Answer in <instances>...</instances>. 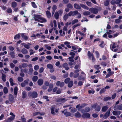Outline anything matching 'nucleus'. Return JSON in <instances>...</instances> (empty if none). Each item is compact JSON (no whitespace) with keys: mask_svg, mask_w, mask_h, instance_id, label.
Instances as JSON below:
<instances>
[{"mask_svg":"<svg viewBox=\"0 0 122 122\" xmlns=\"http://www.w3.org/2000/svg\"><path fill=\"white\" fill-rule=\"evenodd\" d=\"M62 67L64 68L66 70H69V68L68 67V65L66 63H64L62 65Z\"/></svg>","mask_w":122,"mask_h":122,"instance_id":"4468645a","label":"nucleus"},{"mask_svg":"<svg viewBox=\"0 0 122 122\" xmlns=\"http://www.w3.org/2000/svg\"><path fill=\"white\" fill-rule=\"evenodd\" d=\"M32 4V6L34 8H37V6L36 5L35 3L34 2H32L31 3Z\"/></svg>","mask_w":122,"mask_h":122,"instance_id":"09e8293b","label":"nucleus"},{"mask_svg":"<svg viewBox=\"0 0 122 122\" xmlns=\"http://www.w3.org/2000/svg\"><path fill=\"white\" fill-rule=\"evenodd\" d=\"M47 67L50 69V71L51 73L53 72L54 70L53 68V65L51 64H48L47 65Z\"/></svg>","mask_w":122,"mask_h":122,"instance_id":"20e7f679","label":"nucleus"},{"mask_svg":"<svg viewBox=\"0 0 122 122\" xmlns=\"http://www.w3.org/2000/svg\"><path fill=\"white\" fill-rule=\"evenodd\" d=\"M34 17L32 19H38L40 20H42V21L43 22H45L46 21V19H43L41 17V15H40L36 14H34Z\"/></svg>","mask_w":122,"mask_h":122,"instance_id":"f03ea898","label":"nucleus"},{"mask_svg":"<svg viewBox=\"0 0 122 122\" xmlns=\"http://www.w3.org/2000/svg\"><path fill=\"white\" fill-rule=\"evenodd\" d=\"M69 2L68 0H63L62 1V2L63 3L66 4L68 3Z\"/></svg>","mask_w":122,"mask_h":122,"instance_id":"680f3d73","label":"nucleus"},{"mask_svg":"<svg viewBox=\"0 0 122 122\" xmlns=\"http://www.w3.org/2000/svg\"><path fill=\"white\" fill-rule=\"evenodd\" d=\"M24 46L25 48L27 49H29L30 48V46L29 45L27 44L25 45Z\"/></svg>","mask_w":122,"mask_h":122,"instance_id":"e2e57ef3","label":"nucleus"},{"mask_svg":"<svg viewBox=\"0 0 122 122\" xmlns=\"http://www.w3.org/2000/svg\"><path fill=\"white\" fill-rule=\"evenodd\" d=\"M111 110V108H109L107 111L105 113L103 118L104 119H106L109 116L110 111Z\"/></svg>","mask_w":122,"mask_h":122,"instance_id":"423d86ee","label":"nucleus"},{"mask_svg":"<svg viewBox=\"0 0 122 122\" xmlns=\"http://www.w3.org/2000/svg\"><path fill=\"white\" fill-rule=\"evenodd\" d=\"M28 95L29 97L35 98L37 97L38 94L35 91L33 92H29L28 93Z\"/></svg>","mask_w":122,"mask_h":122,"instance_id":"f257e3e1","label":"nucleus"},{"mask_svg":"<svg viewBox=\"0 0 122 122\" xmlns=\"http://www.w3.org/2000/svg\"><path fill=\"white\" fill-rule=\"evenodd\" d=\"M55 108V107L54 106L52 107H51V113L52 114H53L54 115H55L56 114L55 113L54 110Z\"/></svg>","mask_w":122,"mask_h":122,"instance_id":"2f4dec72","label":"nucleus"},{"mask_svg":"<svg viewBox=\"0 0 122 122\" xmlns=\"http://www.w3.org/2000/svg\"><path fill=\"white\" fill-rule=\"evenodd\" d=\"M74 7L76 9H81L80 5H79L76 3H75L74 4Z\"/></svg>","mask_w":122,"mask_h":122,"instance_id":"f8f14e48","label":"nucleus"},{"mask_svg":"<svg viewBox=\"0 0 122 122\" xmlns=\"http://www.w3.org/2000/svg\"><path fill=\"white\" fill-rule=\"evenodd\" d=\"M114 110H116L117 109L119 110L122 109V104L119 105H117V106H115L114 107Z\"/></svg>","mask_w":122,"mask_h":122,"instance_id":"9b49d317","label":"nucleus"},{"mask_svg":"<svg viewBox=\"0 0 122 122\" xmlns=\"http://www.w3.org/2000/svg\"><path fill=\"white\" fill-rule=\"evenodd\" d=\"M24 116H22L21 117V119L22 120V122H26V120L25 118L24 117Z\"/></svg>","mask_w":122,"mask_h":122,"instance_id":"6e6d98bb","label":"nucleus"},{"mask_svg":"<svg viewBox=\"0 0 122 122\" xmlns=\"http://www.w3.org/2000/svg\"><path fill=\"white\" fill-rule=\"evenodd\" d=\"M109 0H106L104 3V5L105 6H108L109 4Z\"/></svg>","mask_w":122,"mask_h":122,"instance_id":"b1692460","label":"nucleus"},{"mask_svg":"<svg viewBox=\"0 0 122 122\" xmlns=\"http://www.w3.org/2000/svg\"><path fill=\"white\" fill-rule=\"evenodd\" d=\"M86 76H84L82 75H81L79 76L78 77V79L79 81L82 80L84 81Z\"/></svg>","mask_w":122,"mask_h":122,"instance_id":"ddd939ff","label":"nucleus"},{"mask_svg":"<svg viewBox=\"0 0 122 122\" xmlns=\"http://www.w3.org/2000/svg\"><path fill=\"white\" fill-rule=\"evenodd\" d=\"M111 4L112 5H114L116 4V2L115 0H112L110 2Z\"/></svg>","mask_w":122,"mask_h":122,"instance_id":"3c124183","label":"nucleus"},{"mask_svg":"<svg viewBox=\"0 0 122 122\" xmlns=\"http://www.w3.org/2000/svg\"><path fill=\"white\" fill-rule=\"evenodd\" d=\"M64 83L63 82H61L60 81H58L56 82V85L57 86L63 87L64 86Z\"/></svg>","mask_w":122,"mask_h":122,"instance_id":"6e6552de","label":"nucleus"},{"mask_svg":"<svg viewBox=\"0 0 122 122\" xmlns=\"http://www.w3.org/2000/svg\"><path fill=\"white\" fill-rule=\"evenodd\" d=\"M99 65H95L94 66V67L96 68L97 70H99L101 68V67L99 66Z\"/></svg>","mask_w":122,"mask_h":122,"instance_id":"603ef678","label":"nucleus"},{"mask_svg":"<svg viewBox=\"0 0 122 122\" xmlns=\"http://www.w3.org/2000/svg\"><path fill=\"white\" fill-rule=\"evenodd\" d=\"M54 17L57 20L59 17V14L58 12H56L54 14Z\"/></svg>","mask_w":122,"mask_h":122,"instance_id":"bb28decb","label":"nucleus"},{"mask_svg":"<svg viewBox=\"0 0 122 122\" xmlns=\"http://www.w3.org/2000/svg\"><path fill=\"white\" fill-rule=\"evenodd\" d=\"M70 80V79L69 78H67L64 81V82L65 83H68Z\"/></svg>","mask_w":122,"mask_h":122,"instance_id":"37998d69","label":"nucleus"},{"mask_svg":"<svg viewBox=\"0 0 122 122\" xmlns=\"http://www.w3.org/2000/svg\"><path fill=\"white\" fill-rule=\"evenodd\" d=\"M82 117L84 118H88L90 117V115L88 113H83L82 115Z\"/></svg>","mask_w":122,"mask_h":122,"instance_id":"0eeeda50","label":"nucleus"},{"mask_svg":"<svg viewBox=\"0 0 122 122\" xmlns=\"http://www.w3.org/2000/svg\"><path fill=\"white\" fill-rule=\"evenodd\" d=\"M111 99V97H104L103 100L104 101H106L108 100H110Z\"/></svg>","mask_w":122,"mask_h":122,"instance_id":"ea45409f","label":"nucleus"},{"mask_svg":"<svg viewBox=\"0 0 122 122\" xmlns=\"http://www.w3.org/2000/svg\"><path fill=\"white\" fill-rule=\"evenodd\" d=\"M17 79L18 81L20 82H22L23 80V78L22 77H18Z\"/></svg>","mask_w":122,"mask_h":122,"instance_id":"de8ad7c7","label":"nucleus"},{"mask_svg":"<svg viewBox=\"0 0 122 122\" xmlns=\"http://www.w3.org/2000/svg\"><path fill=\"white\" fill-rule=\"evenodd\" d=\"M17 5L16 3L15 2H12L11 4V6L12 7L15 8L16 7Z\"/></svg>","mask_w":122,"mask_h":122,"instance_id":"e433bc0d","label":"nucleus"},{"mask_svg":"<svg viewBox=\"0 0 122 122\" xmlns=\"http://www.w3.org/2000/svg\"><path fill=\"white\" fill-rule=\"evenodd\" d=\"M97 103L93 105L92 107L93 108H95V110L97 112H99L101 109V107L99 105H97Z\"/></svg>","mask_w":122,"mask_h":122,"instance_id":"39448f33","label":"nucleus"},{"mask_svg":"<svg viewBox=\"0 0 122 122\" xmlns=\"http://www.w3.org/2000/svg\"><path fill=\"white\" fill-rule=\"evenodd\" d=\"M6 76L4 74L2 73V79L3 81L5 82L6 80Z\"/></svg>","mask_w":122,"mask_h":122,"instance_id":"7c9ffc66","label":"nucleus"},{"mask_svg":"<svg viewBox=\"0 0 122 122\" xmlns=\"http://www.w3.org/2000/svg\"><path fill=\"white\" fill-rule=\"evenodd\" d=\"M120 20L119 19H116L115 20V22L116 23H118L120 22Z\"/></svg>","mask_w":122,"mask_h":122,"instance_id":"69168bd1","label":"nucleus"},{"mask_svg":"<svg viewBox=\"0 0 122 122\" xmlns=\"http://www.w3.org/2000/svg\"><path fill=\"white\" fill-rule=\"evenodd\" d=\"M22 66L23 68H25L28 65L27 64L23 63L22 64Z\"/></svg>","mask_w":122,"mask_h":122,"instance_id":"13d9d810","label":"nucleus"},{"mask_svg":"<svg viewBox=\"0 0 122 122\" xmlns=\"http://www.w3.org/2000/svg\"><path fill=\"white\" fill-rule=\"evenodd\" d=\"M80 5L82 8L86 9L87 10H88L89 8L86 5H85L83 4H81Z\"/></svg>","mask_w":122,"mask_h":122,"instance_id":"58836bf2","label":"nucleus"},{"mask_svg":"<svg viewBox=\"0 0 122 122\" xmlns=\"http://www.w3.org/2000/svg\"><path fill=\"white\" fill-rule=\"evenodd\" d=\"M39 68V66L38 65H35L34 67V69L36 71Z\"/></svg>","mask_w":122,"mask_h":122,"instance_id":"5fc2aeb1","label":"nucleus"},{"mask_svg":"<svg viewBox=\"0 0 122 122\" xmlns=\"http://www.w3.org/2000/svg\"><path fill=\"white\" fill-rule=\"evenodd\" d=\"M18 88L17 86L15 87L14 89V94L15 95V96L16 97V96L18 91Z\"/></svg>","mask_w":122,"mask_h":122,"instance_id":"aec40b11","label":"nucleus"},{"mask_svg":"<svg viewBox=\"0 0 122 122\" xmlns=\"http://www.w3.org/2000/svg\"><path fill=\"white\" fill-rule=\"evenodd\" d=\"M66 6L67 8H68L69 9L70 8L72 9L73 8V6L72 4L70 3L66 5Z\"/></svg>","mask_w":122,"mask_h":122,"instance_id":"4c0bfd02","label":"nucleus"},{"mask_svg":"<svg viewBox=\"0 0 122 122\" xmlns=\"http://www.w3.org/2000/svg\"><path fill=\"white\" fill-rule=\"evenodd\" d=\"M89 10L92 13L97 14L98 12V10L97 9L93 8H90Z\"/></svg>","mask_w":122,"mask_h":122,"instance_id":"7ed1b4c3","label":"nucleus"},{"mask_svg":"<svg viewBox=\"0 0 122 122\" xmlns=\"http://www.w3.org/2000/svg\"><path fill=\"white\" fill-rule=\"evenodd\" d=\"M22 98L24 99L27 97L26 92L25 91H23L22 93Z\"/></svg>","mask_w":122,"mask_h":122,"instance_id":"a878e982","label":"nucleus"},{"mask_svg":"<svg viewBox=\"0 0 122 122\" xmlns=\"http://www.w3.org/2000/svg\"><path fill=\"white\" fill-rule=\"evenodd\" d=\"M70 15L71 16H74L76 15L78 13V11L77 10H76L74 11H71L69 13Z\"/></svg>","mask_w":122,"mask_h":122,"instance_id":"1a4fd4ad","label":"nucleus"},{"mask_svg":"<svg viewBox=\"0 0 122 122\" xmlns=\"http://www.w3.org/2000/svg\"><path fill=\"white\" fill-rule=\"evenodd\" d=\"M67 100V99H65V98L62 99H56L57 102H61L62 103H64Z\"/></svg>","mask_w":122,"mask_h":122,"instance_id":"9d476101","label":"nucleus"},{"mask_svg":"<svg viewBox=\"0 0 122 122\" xmlns=\"http://www.w3.org/2000/svg\"><path fill=\"white\" fill-rule=\"evenodd\" d=\"M121 113V112L120 111H113L112 112V114L114 115H119Z\"/></svg>","mask_w":122,"mask_h":122,"instance_id":"dca6fc26","label":"nucleus"},{"mask_svg":"<svg viewBox=\"0 0 122 122\" xmlns=\"http://www.w3.org/2000/svg\"><path fill=\"white\" fill-rule=\"evenodd\" d=\"M38 79V77L37 76H35L33 77L32 78V80L33 81L36 82Z\"/></svg>","mask_w":122,"mask_h":122,"instance_id":"c9c22d12","label":"nucleus"},{"mask_svg":"<svg viewBox=\"0 0 122 122\" xmlns=\"http://www.w3.org/2000/svg\"><path fill=\"white\" fill-rule=\"evenodd\" d=\"M15 117V115H13V117H10L7 119L6 122H10L14 119Z\"/></svg>","mask_w":122,"mask_h":122,"instance_id":"6ab92c4d","label":"nucleus"},{"mask_svg":"<svg viewBox=\"0 0 122 122\" xmlns=\"http://www.w3.org/2000/svg\"><path fill=\"white\" fill-rule=\"evenodd\" d=\"M83 84V82L81 81H79L78 83V86H81Z\"/></svg>","mask_w":122,"mask_h":122,"instance_id":"bf43d9fd","label":"nucleus"},{"mask_svg":"<svg viewBox=\"0 0 122 122\" xmlns=\"http://www.w3.org/2000/svg\"><path fill=\"white\" fill-rule=\"evenodd\" d=\"M74 116L76 118H79L81 116V114L78 112H77L75 114Z\"/></svg>","mask_w":122,"mask_h":122,"instance_id":"412c9836","label":"nucleus"},{"mask_svg":"<svg viewBox=\"0 0 122 122\" xmlns=\"http://www.w3.org/2000/svg\"><path fill=\"white\" fill-rule=\"evenodd\" d=\"M44 70V68L42 67L40 68L39 69V71L40 73H41L43 72Z\"/></svg>","mask_w":122,"mask_h":122,"instance_id":"0e129e2a","label":"nucleus"},{"mask_svg":"<svg viewBox=\"0 0 122 122\" xmlns=\"http://www.w3.org/2000/svg\"><path fill=\"white\" fill-rule=\"evenodd\" d=\"M21 52L23 54H26L28 53L27 50L25 48H23L21 50Z\"/></svg>","mask_w":122,"mask_h":122,"instance_id":"4be33fe9","label":"nucleus"},{"mask_svg":"<svg viewBox=\"0 0 122 122\" xmlns=\"http://www.w3.org/2000/svg\"><path fill=\"white\" fill-rule=\"evenodd\" d=\"M46 15L47 17L49 18H50L51 15V14L50 12L48 10L46 11Z\"/></svg>","mask_w":122,"mask_h":122,"instance_id":"c85d7f7f","label":"nucleus"},{"mask_svg":"<svg viewBox=\"0 0 122 122\" xmlns=\"http://www.w3.org/2000/svg\"><path fill=\"white\" fill-rule=\"evenodd\" d=\"M74 58V56H71L70 57L68 58V59H69V61H71L72 62H74V60L73 59Z\"/></svg>","mask_w":122,"mask_h":122,"instance_id":"473e14b6","label":"nucleus"},{"mask_svg":"<svg viewBox=\"0 0 122 122\" xmlns=\"http://www.w3.org/2000/svg\"><path fill=\"white\" fill-rule=\"evenodd\" d=\"M9 81L11 86H13L15 84L13 83V80L12 78H10L9 79Z\"/></svg>","mask_w":122,"mask_h":122,"instance_id":"f704fd0d","label":"nucleus"},{"mask_svg":"<svg viewBox=\"0 0 122 122\" xmlns=\"http://www.w3.org/2000/svg\"><path fill=\"white\" fill-rule=\"evenodd\" d=\"M64 114L65 115L66 117L71 116V113L70 112H67L66 111L65 112V113H64Z\"/></svg>","mask_w":122,"mask_h":122,"instance_id":"c756f323","label":"nucleus"},{"mask_svg":"<svg viewBox=\"0 0 122 122\" xmlns=\"http://www.w3.org/2000/svg\"><path fill=\"white\" fill-rule=\"evenodd\" d=\"M114 80L113 79H109L106 80V81L109 82H113Z\"/></svg>","mask_w":122,"mask_h":122,"instance_id":"49530a36","label":"nucleus"},{"mask_svg":"<svg viewBox=\"0 0 122 122\" xmlns=\"http://www.w3.org/2000/svg\"><path fill=\"white\" fill-rule=\"evenodd\" d=\"M108 107L106 106L103 107L102 109V111L103 112H105L108 109Z\"/></svg>","mask_w":122,"mask_h":122,"instance_id":"cd10ccee","label":"nucleus"},{"mask_svg":"<svg viewBox=\"0 0 122 122\" xmlns=\"http://www.w3.org/2000/svg\"><path fill=\"white\" fill-rule=\"evenodd\" d=\"M92 117L94 118H96L98 116V115L97 114L94 113L92 114Z\"/></svg>","mask_w":122,"mask_h":122,"instance_id":"774afa93","label":"nucleus"},{"mask_svg":"<svg viewBox=\"0 0 122 122\" xmlns=\"http://www.w3.org/2000/svg\"><path fill=\"white\" fill-rule=\"evenodd\" d=\"M73 83L72 81H70L68 85V86L69 87H71L73 85Z\"/></svg>","mask_w":122,"mask_h":122,"instance_id":"5701e85b","label":"nucleus"},{"mask_svg":"<svg viewBox=\"0 0 122 122\" xmlns=\"http://www.w3.org/2000/svg\"><path fill=\"white\" fill-rule=\"evenodd\" d=\"M79 74L78 73H75V74L74 76V78H76L79 76Z\"/></svg>","mask_w":122,"mask_h":122,"instance_id":"4d7b16f0","label":"nucleus"},{"mask_svg":"<svg viewBox=\"0 0 122 122\" xmlns=\"http://www.w3.org/2000/svg\"><path fill=\"white\" fill-rule=\"evenodd\" d=\"M53 86V85L52 83L50 84L49 86V88L52 89V88Z\"/></svg>","mask_w":122,"mask_h":122,"instance_id":"338daca9","label":"nucleus"},{"mask_svg":"<svg viewBox=\"0 0 122 122\" xmlns=\"http://www.w3.org/2000/svg\"><path fill=\"white\" fill-rule=\"evenodd\" d=\"M106 90H105V89L104 88L102 89L100 92V94H101L102 93L106 91Z\"/></svg>","mask_w":122,"mask_h":122,"instance_id":"864d4df0","label":"nucleus"},{"mask_svg":"<svg viewBox=\"0 0 122 122\" xmlns=\"http://www.w3.org/2000/svg\"><path fill=\"white\" fill-rule=\"evenodd\" d=\"M37 83L39 86H41L43 83V80L42 79H39L37 81Z\"/></svg>","mask_w":122,"mask_h":122,"instance_id":"a211bd4d","label":"nucleus"},{"mask_svg":"<svg viewBox=\"0 0 122 122\" xmlns=\"http://www.w3.org/2000/svg\"><path fill=\"white\" fill-rule=\"evenodd\" d=\"M69 13L68 14H65L63 17V19L64 20L66 21L68 18V16H70Z\"/></svg>","mask_w":122,"mask_h":122,"instance_id":"f3484780","label":"nucleus"},{"mask_svg":"<svg viewBox=\"0 0 122 122\" xmlns=\"http://www.w3.org/2000/svg\"><path fill=\"white\" fill-rule=\"evenodd\" d=\"M15 53L14 52H11L10 53V55L13 58H14L15 57V55H14Z\"/></svg>","mask_w":122,"mask_h":122,"instance_id":"c03bdc74","label":"nucleus"},{"mask_svg":"<svg viewBox=\"0 0 122 122\" xmlns=\"http://www.w3.org/2000/svg\"><path fill=\"white\" fill-rule=\"evenodd\" d=\"M14 99V97L13 95L11 94H9V100L10 102L12 101Z\"/></svg>","mask_w":122,"mask_h":122,"instance_id":"2eb2a0df","label":"nucleus"},{"mask_svg":"<svg viewBox=\"0 0 122 122\" xmlns=\"http://www.w3.org/2000/svg\"><path fill=\"white\" fill-rule=\"evenodd\" d=\"M3 91L5 94H6L8 93V89L6 87H4L3 89Z\"/></svg>","mask_w":122,"mask_h":122,"instance_id":"a19ab883","label":"nucleus"},{"mask_svg":"<svg viewBox=\"0 0 122 122\" xmlns=\"http://www.w3.org/2000/svg\"><path fill=\"white\" fill-rule=\"evenodd\" d=\"M78 22V20L77 19H76L72 21V25H73L75 23L77 22Z\"/></svg>","mask_w":122,"mask_h":122,"instance_id":"8fccbe9b","label":"nucleus"},{"mask_svg":"<svg viewBox=\"0 0 122 122\" xmlns=\"http://www.w3.org/2000/svg\"><path fill=\"white\" fill-rule=\"evenodd\" d=\"M25 34L22 33L21 34V37L25 40H27L28 39V37L26 36L25 35Z\"/></svg>","mask_w":122,"mask_h":122,"instance_id":"393cba45","label":"nucleus"},{"mask_svg":"<svg viewBox=\"0 0 122 122\" xmlns=\"http://www.w3.org/2000/svg\"><path fill=\"white\" fill-rule=\"evenodd\" d=\"M45 47L46 48L49 50H50L51 49V47L50 46H48L47 45H46L45 46Z\"/></svg>","mask_w":122,"mask_h":122,"instance_id":"052dcab7","label":"nucleus"},{"mask_svg":"<svg viewBox=\"0 0 122 122\" xmlns=\"http://www.w3.org/2000/svg\"><path fill=\"white\" fill-rule=\"evenodd\" d=\"M83 15H88L90 14V12L88 11H85L83 13Z\"/></svg>","mask_w":122,"mask_h":122,"instance_id":"79ce46f5","label":"nucleus"},{"mask_svg":"<svg viewBox=\"0 0 122 122\" xmlns=\"http://www.w3.org/2000/svg\"><path fill=\"white\" fill-rule=\"evenodd\" d=\"M85 105L86 104L85 103L81 105L80 106H79V108L78 109V110L79 111H80L81 109L83 107H84Z\"/></svg>","mask_w":122,"mask_h":122,"instance_id":"72a5a7b5","label":"nucleus"},{"mask_svg":"<svg viewBox=\"0 0 122 122\" xmlns=\"http://www.w3.org/2000/svg\"><path fill=\"white\" fill-rule=\"evenodd\" d=\"M20 37V35L19 34H18L15 36L14 37V39L15 40L17 38L19 39Z\"/></svg>","mask_w":122,"mask_h":122,"instance_id":"a18cd8bd","label":"nucleus"}]
</instances>
